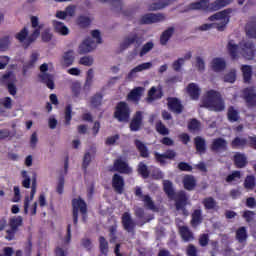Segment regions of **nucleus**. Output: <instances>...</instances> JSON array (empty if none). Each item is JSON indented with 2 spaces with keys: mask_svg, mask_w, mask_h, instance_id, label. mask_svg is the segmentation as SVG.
<instances>
[{
  "mask_svg": "<svg viewBox=\"0 0 256 256\" xmlns=\"http://www.w3.org/2000/svg\"><path fill=\"white\" fill-rule=\"evenodd\" d=\"M227 49L232 59H237L239 55L248 61L255 59V44L251 40H242L239 45L234 40H229Z\"/></svg>",
  "mask_w": 256,
  "mask_h": 256,
  "instance_id": "nucleus-1",
  "label": "nucleus"
},
{
  "mask_svg": "<svg viewBox=\"0 0 256 256\" xmlns=\"http://www.w3.org/2000/svg\"><path fill=\"white\" fill-rule=\"evenodd\" d=\"M31 27L34 29L32 33L29 35V30L27 28H23L16 34V39L23 45L24 47H28L31 43L37 40V37L41 35V29L45 27V24L39 22V17L32 16L30 18Z\"/></svg>",
  "mask_w": 256,
  "mask_h": 256,
  "instance_id": "nucleus-2",
  "label": "nucleus"
},
{
  "mask_svg": "<svg viewBox=\"0 0 256 256\" xmlns=\"http://www.w3.org/2000/svg\"><path fill=\"white\" fill-rule=\"evenodd\" d=\"M200 107H205L206 109H209V111H225V102H223L219 92L209 90L204 95Z\"/></svg>",
  "mask_w": 256,
  "mask_h": 256,
  "instance_id": "nucleus-3",
  "label": "nucleus"
},
{
  "mask_svg": "<svg viewBox=\"0 0 256 256\" xmlns=\"http://www.w3.org/2000/svg\"><path fill=\"white\" fill-rule=\"evenodd\" d=\"M164 191L170 199H175L177 211L183 210V207L187 205V195L185 192H179L175 195V190H173V183L169 180H164Z\"/></svg>",
  "mask_w": 256,
  "mask_h": 256,
  "instance_id": "nucleus-4",
  "label": "nucleus"
},
{
  "mask_svg": "<svg viewBox=\"0 0 256 256\" xmlns=\"http://www.w3.org/2000/svg\"><path fill=\"white\" fill-rule=\"evenodd\" d=\"M230 14L231 10L220 11L210 16L208 20L213 23L214 29H217V31H223L227 28V25L229 24V19L231 17L229 16Z\"/></svg>",
  "mask_w": 256,
  "mask_h": 256,
  "instance_id": "nucleus-5",
  "label": "nucleus"
},
{
  "mask_svg": "<svg viewBox=\"0 0 256 256\" xmlns=\"http://www.w3.org/2000/svg\"><path fill=\"white\" fill-rule=\"evenodd\" d=\"M72 207H73V222L74 225H77L79 219V213L82 215L87 214V203L85 200L81 199V197L74 198L72 200Z\"/></svg>",
  "mask_w": 256,
  "mask_h": 256,
  "instance_id": "nucleus-6",
  "label": "nucleus"
},
{
  "mask_svg": "<svg viewBox=\"0 0 256 256\" xmlns=\"http://www.w3.org/2000/svg\"><path fill=\"white\" fill-rule=\"evenodd\" d=\"M0 82L5 84L7 83V89L8 93L12 95V97H15L17 95V86H15V83H17V77H15V74L13 72H8L4 74Z\"/></svg>",
  "mask_w": 256,
  "mask_h": 256,
  "instance_id": "nucleus-7",
  "label": "nucleus"
},
{
  "mask_svg": "<svg viewBox=\"0 0 256 256\" xmlns=\"http://www.w3.org/2000/svg\"><path fill=\"white\" fill-rule=\"evenodd\" d=\"M130 113L131 112L129 111V106L127 105V103L120 102L116 107L115 117L120 122H127L129 121Z\"/></svg>",
  "mask_w": 256,
  "mask_h": 256,
  "instance_id": "nucleus-8",
  "label": "nucleus"
},
{
  "mask_svg": "<svg viewBox=\"0 0 256 256\" xmlns=\"http://www.w3.org/2000/svg\"><path fill=\"white\" fill-rule=\"evenodd\" d=\"M49 69V66L47 64H42L40 66V79H42L43 83L47 85L48 89H55V83L53 82V76L47 74V71Z\"/></svg>",
  "mask_w": 256,
  "mask_h": 256,
  "instance_id": "nucleus-9",
  "label": "nucleus"
},
{
  "mask_svg": "<svg viewBox=\"0 0 256 256\" xmlns=\"http://www.w3.org/2000/svg\"><path fill=\"white\" fill-rule=\"evenodd\" d=\"M75 63V50H68L64 52L60 58V65L63 69L71 67Z\"/></svg>",
  "mask_w": 256,
  "mask_h": 256,
  "instance_id": "nucleus-10",
  "label": "nucleus"
},
{
  "mask_svg": "<svg viewBox=\"0 0 256 256\" xmlns=\"http://www.w3.org/2000/svg\"><path fill=\"white\" fill-rule=\"evenodd\" d=\"M165 19H167L165 14H146L142 16L141 23H144L145 25H150L151 23H161L165 21Z\"/></svg>",
  "mask_w": 256,
  "mask_h": 256,
  "instance_id": "nucleus-11",
  "label": "nucleus"
},
{
  "mask_svg": "<svg viewBox=\"0 0 256 256\" xmlns=\"http://www.w3.org/2000/svg\"><path fill=\"white\" fill-rule=\"evenodd\" d=\"M141 38L137 34L128 35L120 44L122 50L129 49L131 45H137L138 47L141 45Z\"/></svg>",
  "mask_w": 256,
  "mask_h": 256,
  "instance_id": "nucleus-12",
  "label": "nucleus"
},
{
  "mask_svg": "<svg viewBox=\"0 0 256 256\" xmlns=\"http://www.w3.org/2000/svg\"><path fill=\"white\" fill-rule=\"evenodd\" d=\"M95 42L91 38H86L78 47L79 55H85L91 53L95 49Z\"/></svg>",
  "mask_w": 256,
  "mask_h": 256,
  "instance_id": "nucleus-13",
  "label": "nucleus"
},
{
  "mask_svg": "<svg viewBox=\"0 0 256 256\" xmlns=\"http://www.w3.org/2000/svg\"><path fill=\"white\" fill-rule=\"evenodd\" d=\"M186 93L193 101H197L201 96V87H199L196 83H190L186 87Z\"/></svg>",
  "mask_w": 256,
  "mask_h": 256,
  "instance_id": "nucleus-14",
  "label": "nucleus"
},
{
  "mask_svg": "<svg viewBox=\"0 0 256 256\" xmlns=\"http://www.w3.org/2000/svg\"><path fill=\"white\" fill-rule=\"evenodd\" d=\"M52 27L55 31V33H58V35H62L63 37H66V35H69L70 30L65 23L59 21V20H53L52 21Z\"/></svg>",
  "mask_w": 256,
  "mask_h": 256,
  "instance_id": "nucleus-15",
  "label": "nucleus"
},
{
  "mask_svg": "<svg viewBox=\"0 0 256 256\" xmlns=\"http://www.w3.org/2000/svg\"><path fill=\"white\" fill-rule=\"evenodd\" d=\"M35 193H37V179L34 178L33 181H32L30 197L26 196L25 199H24V213H25V215H27V213H29V204L35 198Z\"/></svg>",
  "mask_w": 256,
  "mask_h": 256,
  "instance_id": "nucleus-16",
  "label": "nucleus"
},
{
  "mask_svg": "<svg viewBox=\"0 0 256 256\" xmlns=\"http://www.w3.org/2000/svg\"><path fill=\"white\" fill-rule=\"evenodd\" d=\"M122 224L125 231H128V233H133V230L135 229V221H133V218L129 212H125L122 215Z\"/></svg>",
  "mask_w": 256,
  "mask_h": 256,
  "instance_id": "nucleus-17",
  "label": "nucleus"
},
{
  "mask_svg": "<svg viewBox=\"0 0 256 256\" xmlns=\"http://www.w3.org/2000/svg\"><path fill=\"white\" fill-rule=\"evenodd\" d=\"M210 67L216 73H221V71H225V69L227 68V62H225V59L223 58L216 57L212 59Z\"/></svg>",
  "mask_w": 256,
  "mask_h": 256,
  "instance_id": "nucleus-18",
  "label": "nucleus"
},
{
  "mask_svg": "<svg viewBox=\"0 0 256 256\" xmlns=\"http://www.w3.org/2000/svg\"><path fill=\"white\" fill-rule=\"evenodd\" d=\"M153 67V63L145 62L136 67H134L128 74V79H133V77H137V73H141V71H147Z\"/></svg>",
  "mask_w": 256,
  "mask_h": 256,
  "instance_id": "nucleus-19",
  "label": "nucleus"
},
{
  "mask_svg": "<svg viewBox=\"0 0 256 256\" xmlns=\"http://www.w3.org/2000/svg\"><path fill=\"white\" fill-rule=\"evenodd\" d=\"M244 98L249 107H256V93L255 89L247 88L243 91Z\"/></svg>",
  "mask_w": 256,
  "mask_h": 256,
  "instance_id": "nucleus-20",
  "label": "nucleus"
},
{
  "mask_svg": "<svg viewBox=\"0 0 256 256\" xmlns=\"http://www.w3.org/2000/svg\"><path fill=\"white\" fill-rule=\"evenodd\" d=\"M141 125H143V112L138 111L130 123V129L131 131H139V129H141Z\"/></svg>",
  "mask_w": 256,
  "mask_h": 256,
  "instance_id": "nucleus-21",
  "label": "nucleus"
},
{
  "mask_svg": "<svg viewBox=\"0 0 256 256\" xmlns=\"http://www.w3.org/2000/svg\"><path fill=\"white\" fill-rule=\"evenodd\" d=\"M114 168L116 171H119V173H126L129 175V173H132L131 167L125 162L124 160L118 159L114 163Z\"/></svg>",
  "mask_w": 256,
  "mask_h": 256,
  "instance_id": "nucleus-22",
  "label": "nucleus"
},
{
  "mask_svg": "<svg viewBox=\"0 0 256 256\" xmlns=\"http://www.w3.org/2000/svg\"><path fill=\"white\" fill-rule=\"evenodd\" d=\"M112 186L117 193H123V187H125V181L119 174H115L112 178Z\"/></svg>",
  "mask_w": 256,
  "mask_h": 256,
  "instance_id": "nucleus-23",
  "label": "nucleus"
},
{
  "mask_svg": "<svg viewBox=\"0 0 256 256\" xmlns=\"http://www.w3.org/2000/svg\"><path fill=\"white\" fill-rule=\"evenodd\" d=\"M175 155V151L173 150H168L166 153L162 155L157 152L155 153L157 162L161 163V165H165V163H167V159H175Z\"/></svg>",
  "mask_w": 256,
  "mask_h": 256,
  "instance_id": "nucleus-24",
  "label": "nucleus"
},
{
  "mask_svg": "<svg viewBox=\"0 0 256 256\" xmlns=\"http://www.w3.org/2000/svg\"><path fill=\"white\" fill-rule=\"evenodd\" d=\"M161 97H163L161 86H153L148 92V101H155V99H161Z\"/></svg>",
  "mask_w": 256,
  "mask_h": 256,
  "instance_id": "nucleus-25",
  "label": "nucleus"
},
{
  "mask_svg": "<svg viewBox=\"0 0 256 256\" xmlns=\"http://www.w3.org/2000/svg\"><path fill=\"white\" fill-rule=\"evenodd\" d=\"M143 93H145V88H143V87L134 88L128 94V100L134 101L135 103H137V101H139V99H141V95H143Z\"/></svg>",
  "mask_w": 256,
  "mask_h": 256,
  "instance_id": "nucleus-26",
  "label": "nucleus"
},
{
  "mask_svg": "<svg viewBox=\"0 0 256 256\" xmlns=\"http://www.w3.org/2000/svg\"><path fill=\"white\" fill-rule=\"evenodd\" d=\"M168 107L173 113H181L183 111V105L177 98H170L168 100Z\"/></svg>",
  "mask_w": 256,
  "mask_h": 256,
  "instance_id": "nucleus-27",
  "label": "nucleus"
},
{
  "mask_svg": "<svg viewBox=\"0 0 256 256\" xmlns=\"http://www.w3.org/2000/svg\"><path fill=\"white\" fill-rule=\"evenodd\" d=\"M175 33V27H169L168 29L164 30L160 36V44L167 45L169 43V39L173 37Z\"/></svg>",
  "mask_w": 256,
  "mask_h": 256,
  "instance_id": "nucleus-28",
  "label": "nucleus"
},
{
  "mask_svg": "<svg viewBox=\"0 0 256 256\" xmlns=\"http://www.w3.org/2000/svg\"><path fill=\"white\" fill-rule=\"evenodd\" d=\"M212 151L227 149V141L223 138L214 139L211 146Z\"/></svg>",
  "mask_w": 256,
  "mask_h": 256,
  "instance_id": "nucleus-29",
  "label": "nucleus"
},
{
  "mask_svg": "<svg viewBox=\"0 0 256 256\" xmlns=\"http://www.w3.org/2000/svg\"><path fill=\"white\" fill-rule=\"evenodd\" d=\"M141 201H143L144 207H146V209H150V211H157V206H155V202L151 196L144 195L142 196Z\"/></svg>",
  "mask_w": 256,
  "mask_h": 256,
  "instance_id": "nucleus-30",
  "label": "nucleus"
},
{
  "mask_svg": "<svg viewBox=\"0 0 256 256\" xmlns=\"http://www.w3.org/2000/svg\"><path fill=\"white\" fill-rule=\"evenodd\" d=\"M242 75L244 77L245 83H249L251 81V77L253 76V68L250 65H242L241 66Z\"/></svg>",
  "mask_w": 256,
  "mask_h": 256,
  "instance_id": "nucleus-31",
  "label": "nucleus"
},
{
  "mask_svg": "<svg viewBox=\"0 0 256 256\" xmlns=\"http://www.w3.org/2000/svg\"><path fill=\"white\" fill-rule=\"evenodd\" d=\"M234 163L236 167H239L241 169L245 167V165H247V157H245V154L236 153L234 155Z\"/></svg>",
  "mask_w": 256,
  "mask_h": 256,
  "instance_id": "nucleus-32",
  "label": "nucleus"
},
{
  "mask_svg": "<svg viewBox=\"0 0 256 256\" xmlns=\"http://www.w3.org/2000/svg\"><path fill=\"white\" fill-rule=\"evenodd\" d=\"M179 231L183 241H193V233L187 226H181Z\"/></svg>",
  "mask_w": 256,
  "mask_h": 256,
  "instance_id": "nucleus-33",
  "label": "nucleus"
},
{
  "mask_svg": "<svg viewBox=\"0 0 256 256\" xmlns=\"http://www.w3.org/2000/svg\"><path fill=\"white\" fill-rule=\"evenodd\" d=\"M183 184L185 189L193 191V189H195V178L191 175H186L183 178Z\"/></svg>",
  "mask_w": 256,
  "mask_h": 256,
  "instance_id": "nucleus-34",
  "label": "nucleus"
},
{
  "mask_svg": "<svg viewBox=\"0 0 256 256\" xmlns=\"http://www.w3.org/2000/svg\"><path fill=\"white\" fill-rule=\"evenodd\" d=\"M94 79H95V70H93V68H90L86 72V80L84 84L85 89H89L91 85H93Z\"/></svg>",
  "mask_w": 256,
  "mask_h": 256,
  "instance_id": "nucleus-35",
  "label": "nucleus"
},
{
  "mask_svg": "<svg viewBox=\"0 0 256 256\" xmlns=\"http://www.w3.org/2000/svg\"><path fill=\"white\" fill-rule=\"evenodd\" d=\"M230 3L231 0H216L210 5V9H212V11H219V9L227 7Z\"/></svg>",
  "mask_w": 256,
  "mask_h": 256,
  "instance_id": "nucleus-36",
  "label": "nucleus"
},
{
  "mask_svg": "<svg viewBox=\"0 0 256 256\" xmlns=\"http://www.w3.org/2000/svg\"><path fill=\"white\" fill-rule=\"evenodd\" d=\"M227 115L231 123H235V121H239V110L235 109V107L233 106L229 107Z\"/></svg>",
  "mask_w": 256,
  "mask_h": 256,
  "instance_id": "nucleus-37",
  "label": "nucleus"
},
{
  "mask_svg": "<svg viewBox=\"0 0 256 256\" xmlns=\"http://www.w3.org/2000/svg\"><path fill=\"white\" fill-rule=\"evenodd\" d=\"M236 239H237V241H239L240 243H245V241H247V228H245V227H240V228L236 231Z\"/></svg>",
  "mask_w": 256,
  "mask_h": 256,
  "instance_id": "nucleus-38",
  "label": "nucleus"
},
{
  "mask_svg": "<svg viewBox=\"0 0 256 256\" xmlns=\"http://www.w3.org/2000/svg\"><path fill=\"white\" fill-rule=\"evenodd\" d=\"M195 145H196V151L197 153H199L200 155H203V153H205V139L201 138V137H196L195 138Z\"/></svg>",
  "mask_w": 256,
  "mask_h": 256,
  "instance_id": "nucleus-39",
  "label": "nucleus"
},
{
  "mask_svg": "<svg viewBox=\"0 0 256 256\" xmlns=\"http://www.w3.org/2000/svg\"><path fill=\"white\" fill-rule=\"evenodd\" d=\"M135 145L140 152L141 157H149V150H147V146H145L143 142L135 140Z\"/></svg>",
  "mask_w": 256,
  "mask_h": 256,
  "instance_id": "nucleus-40",
  "label": "nucleus"
},
{
  "mask_svg": "<svg viewBox=\"0 0 256 256\" xmlns=\"http://www.w3.org/2000/svg\"><path fill=\"white\" fill-rule=\"evenodd\" d=\"M78 63L84 67H92L93 63H95V58L93 56H83L79 59Z\"/></svg>",
  "mask_w": 256,
  "mask_h": 256,
  "instance_id": "nucleus-41",
  "label": "nucleus"
},
{
  "mask_svg": "<svg viewBox=\"0 0 256 256\" xmlns=\"http://www.w3.org/2000/svg\"><path fill=\"white\" fill-rule=\"evenodd\" d=\"M99 245H100V251L103 255H107L109 253V242L105 239V237L100 236L99 237Z\"/></svg>",
  "mask_w": 256,
  "mask_h": 256,
  "instance_id": "nucleus-42",
  "label": "nucleus"
},
{
  "mask_svg": "<svg viewBox=\"0 0 256 256\" xmlns=\"http://www.w3.org/2000/svg\"><path fill=\"white\" fill-rule=\"evenodd\" d=\"M231 145L234 149H241V148L245 147V145H247V139L241 138V137H236L232 141Z\"/></svg>",
  "mask_w": 256,
  "mask_h": 256,
  "instance_id": "nucleus-43",
  "label": "nucleus"
},
{
  "mask_svg": "<svg viewBox=\"0 0 256 256\" xmlns=\"http://www.w3.org/2000/svg\"><path fill=\"white\" fill-rule=\"evenodd\" d=\"M236 79H237V70L235 69H231L224 76L225 83H235Z\"/></svg>",
  "mask_w": 256,
  "mask_h": 256,
  "instance_id": "nucleus-44",
  "label": "nucleus"
},
{
  "mask_svg": "<svg viewBox=\"0 0 256 256\" xmlns=\"http://www.w3.org/2000/svg\"><path fill=\"white\" fill-rule=\"evenodd\" d=\"M173 0H164L163 3H154L150 5L149 11H158L159 9H164L167 5H171Z\"/></svg>",
  "mask_w": 256,
  "mask_h": 256,
  "instance_id": "nucleus-45",
  "label": "nucleus"
},
{
  "mask_svg": "<svg viewBox=\"0 0 256 256\" xmlns=\"http://www.w3.org/2000/svg\"><path fill=\"white\" fill-rule=\"evenodd\" d=\"M195 67L200 73H203V71H205V58H203V56L195 57Z\"/></svg>",
  "mask_w": 256,
  "mask_h": 256,
  "instance_id": "nucleus-46",
  "label": "nucleus"
},
{
  "mask_svg": "<svg viewBox=\"0 0 256 256\" xmlns=\"http://www.w3.org/2000/svg\"><path fill=\"white\" fill-rule=\"evenodd\" d=\"M41 39L44 43H49L53 39V32H51V28H44L41 32Z\"/></svg>",
  "mask_w": 256,
  "mask_h": 256,
  "instance_id": "nucleus-47",
  "label": "nucleus"
},
{
  "mask_svg": "<svg viewBox=\"0 0 256 256\" xmlns=\"http://www.w3.org/2000/svg\"><path fill=\"white\" fill-rule=\"evenodd\" d=\"M153 47H155V44L151 41L147 42L146 44H144L142 46V48L140 49V53L139 56L140 57H144V55H147V53H149L150 51H152Z\"/></svg>",
  "mask_w": 256,
  "mask_h": 256,
  "instance_id": "nucleus-48",
  "label": "nucleus"
},
{
  "mask_svg": "<svg viewBox=\"0 0 256 256\" xmlns=\"http://www.w3.org/2000/svg\"><path fill=\"white\" fill-rule=\"evenodd\" d=\"M38 59L39 54L37 52L32 53L30 60L25 64L24 69H31L32 67H35Z\"/></svg>",
  "mask_w": 256,
  "mask_h": 256,
  "instance_id": "nucleus-49",
  "label": "nucleus"
},
{
  "mask_svg": "<svg viewBox=\"0 0 256 256\" xmlns=\"http://www.w3.org/2000/svg\"><path fill=\"white\" fill-rule=\"evenodd\" d=\"M23 225V218L21 216H16L10 220V227L12 231H15L17 227H21Z\"/></svg>",
  "mask_w": 256,
  "mask_h": 256,
  "instance_id": "nucleus-50",
  "label": "nucleus"
},
{
  "mask_svg": "<svg viewBox=\"0 0 256 256\" xmlns=\"http://www.w3.org/2000/svg\"><path fill=\"white\" fill-rule=\"evenodd\" d=\"M77 25L81 28L89 27L91 25V19L87 16H79L77 18Z\"/></svg>",
  "mask_w": 256,
  "mask_h": 256,
  "instance_id": "nucleus-51",
  "label": "nucleus"
},
{
  "mask_svg": "<svg viewBox=\"0 0 256 256\" xmlns=\"http://www.w3.org/2000/svg\"><path fill=\"white\" fill-rule=\"evenodd\" d=\"M0 105L4 107V109H12L13 108V100L11 97H3L0 99Z\"/></svg>",
  "mask_w": 256,
  "mask_h": 256,
  "instance_id": "nucleus-52",
  "label": "nucleus"
},
{
  "mask_svg": "<svg viewBox=\"0 0 256 256\" xmlns=\"http://www.w3.org/2000/svg\"><path fill=\"white\" fill-rule=\"evenodd\" d=\"M207 7H209V1H207V0H201L199 2L192 3L190 5L191 9H205Z\"/></svg>",
  "mask_w": 256,
  "mask_h": 256,
  "instance_id": "nucleus-53",
  "label": "nucleus"
},
{
  "mask_svg": "<svg viewBox=\"0 0 256 256\" xmlns=\"http://www.w3.org/2000/svg\"><path fill=\"white\" fill-rule=\"evenodd\" d=\"M201 223V210H195L192 214V226L197 227Z\"/></svg>",
  "mask_w": 256,
  "mask_h": 256,
  "instance_id": "nucleus-54",
  "label": "nucleus"
},
{
  "mask_svg": "<svg viewBox=\"0 0 256 256\" xmlns=\"http://www.w3.org/2000/svg\"><path fill=\"white\" fill-rule=\"evenodd\" d=\"M21 173L24 179L22 181V186L25 187V189H29V187H31V177H29V174H27V171L25 170H23Z\"/></svg>",
  "mask_w": 256,
  "mask_h": 256,
  "instance_id": "nucleus-55",
  "label": "nucleus"
},
{
  "mask_svg": "<svg viewBox=\"0 0 256 256\" xmlns=\"http://www.w3.org/2000/svg\"><path fill=\"white\" fill-rule=\"evenodd\" d=\"M203 204L206 209H215L217 207V202L211 197L204 199Z\"/></svg>",
  "mask_w": 256,
  "mask_h": 256,
  "instance_id": "nucleus-56",
  "label": "nucleus"
},
{
  "mask_svg": "<svg viewBox=\"0 0 256 256\" xmlns=\"http://www.w3.org/2000/svg\"><path fill=\"white\" fill-rule=\"evenodd\" d=\"M138 173H140L144 179L149 177V170L147 169V165H145L143 162L138 165Z\"/></svg>",
  "mask_w": 256,
  "mask_h": 256,
  "instance_id": "nucleus-57",
  "label": "nucleus"
},
{
  "mask_svg": "<svg viewBox=\"0 0 256 256\" xmlns=\"http://www.w3.org/2000/svg\"><path fill=\"white\" fill-rule=\"evenodd\" d=\"M93 43L97 47V45L101 44V32L99 30H94L91 32Z\"/></svg>",
  "mask_w": 256,
  "mask_h": 256,
  "instance_id": "nucleus-58",
  "label": "nucleus"
},
{
  "mask_svg": "<svg viewBox=\"0 0 256 256\" xmlns=\"http://www.w3.org/2000/svg\"><path fill=\"white\" fill-rule=\"evenodd\" d=\"M238 179H241V172L234 171L232 174L228 175L226 181L227 183H233V181H238Z\"/></svg>",
  "mask_w": 256,
  "mask_h": 256,
  "instance_id": "nucleus-59",
  "label": "nucleus"
},
{
  "mask_svg": "<svg viewBox=\"0 0 256 256\" xmlns=\"http://www.w3.org/2000/svg\"><path fill=\"white\" fill-rule=\"evenodd\" d=\"M244 187L246 189H253V187H255V177L247 176L244 182Z\"/></svg>",
  "mask_w": 256,
  "mask_h": 256,
  "instance_id": "nucleus-60",
  "label": "nucleus"
},
{
  "mask_svg": "<svg viewBox=\"0 0 256 256\" xmlns=\"http://www.w3.org/2000/svg\"><path fill=\"white\" fill-rule=\"evenodd\" d=\"M101 101H103V96L101 94H96L91 98L92 107H99L101 105Z\"/></svg>",
  "mask_w": 256,
  "mask_h": 256,
  "instance_id": "nucleus-61",
  "label": "nucleus"
},
{
  "mask_svg": "<svg viewBox=\"0 0 256 256\" xmlns=\"http://www.w3.org/2000/svg\"><path fill=\"white\" fill-rule=\"evenodd\" d=\"M66 12V17H75V13L77 12V6L69 5L64 10Z\"/></svg>",
  "mask_w": 256,
  "mask_h": 256,
  "instance_id": "nucleus-62",
  "label": "nucleus"
},
{
  "mask_svg": "<svg viewBox=\"0 0 256 256\" xmlns=\"http://www.w3.org/2000/svg\"><path fill=\"white\" fill-rule=\"evenodd\" d=\"M156 131H158L160 135H169V129H167V127H165L161 122L156 124Z\"/></svg>",
  "mask_w": 256,
  "mask_h": 256,
  "instance_id": "nucleus-63",
  "label": "nucleus"
},
{
  "mask_svg": "<svg viewBox=\"0 0 256 256\" xmlns=\"http://www.w3.org/2000/svg\"><path fill=\"white\" fill-rule=\"evenodd\" d=\"M65 116H64V119H65V125H71V119H72V116H71V113H72V109H71V106H67L65 108Z\"/></svg>",
  "mask_w": 256,
  "mask_h": 256,
  "instance_id": "nucleus-64",
  "label": "nucleus"
}]
</instances>
